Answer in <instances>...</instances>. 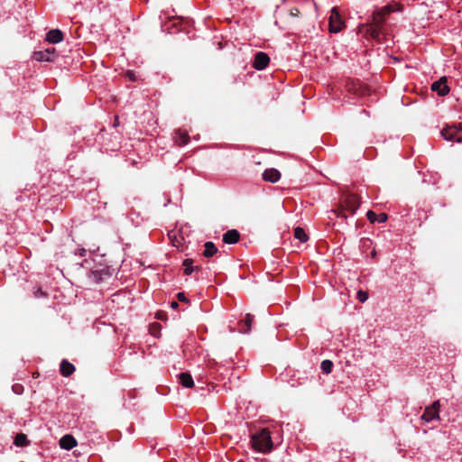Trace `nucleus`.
<instances>
[{
    "instance_id": "24",
    "label": "nucleus",
    "mask_w": 462,
    "mask_h": 462,
    "mask_svg": "<svg viewBox=\"0 0 462 462\" xmlns=\"http://www.w3.org/2000/svg\"><path fill=\"white\" fill-rule=\"evenodd\" d=\"M332 368H333L332 361L326 359L321 362L320 369L322 370V372L324 374H330L332 372Z\"/></svg>"
},
{
    "instance_id": "22",
    "label": "nucleus",
    "mask_w": 462,
    "mask_h": 462,
    "mask_svg": "<svg viewBox=\"0 0 462 462\" xmlns=\"http://www.w3.org/2000/svg\"><path fill=\"white\" fill-rule=\"evenodd\" d=\"M204 246L203 255L205 257H211L217 252V248L213 242H206Z\"/></svg>"
},
{
    "instance_id": "3",
    "label": "nucleus",
    "mask_w": 462,
    "mask_h": 462,
    "mask_svg": "<svg viewBox=\"0 0 462 462\" xmlns=\"http://www.w3.org/2000/svg\"><path fill=\"white\" fill-rule=\"evenodd\" d=\"M111 275L108 267L99 266L90 271L88 280L94 284H98Z\"/></svg>"
},
{
    "instance_id": "28",
    "label": "nucleus",
    "mask_w": 462,
    "mask_h": 462,
    "mask_svg": "<svg viewBox=\"0 0 462 462\" xmlns=\"http://www.w3.org/2000/svg\"><path fill=\"white\" fill-rule=\"evenodd\" d=\"M290 15L293 17H298L300 15V10L298 8L291 9Z\"/></svg>"
},
{
    "instance_id": "19",
    "label": "nucleus",
    "mask_w": 462,
    "mask_h": 462,
    "mask_svg": "<svg viewBox=\"0 0 462 462\" xmlns=\"http://www.w3.org/2000/svg\"><path fill=\"white\" fill-rule=\"evenodd\" d=\"M179 378L180 383L183 387L192 388L194 386L193 378L189 373H181Z\"/></svg>"
},
{
    "instance_id": "15",
    "label": "nucleus",
    "mask_w": 462,
    "mask_h": 462,
    "mask_svg": "<svg viewBox=\"0 0 462 462\" xmlns=\"http://www.w3.org/2000/svg\"><path fill=\"white\" fill-rule=\"evenodd\" d=\"M383 20L373 22V25L371 27V36L374 39L380 40V38L383 34Z\"/></svg>"
},
{
    "instance_id": "23",
    "label": "nucleus",
    "mask_w": 462,
    "mask_h": 462,
    "mask_svg": "<svg viewBox=\"0 0 462 462\" xmlns=\"http://www.w3.org/2000/svg\"><path fill=\"white\" fill-rule=\"evenodd\" d=\"M294 237L301 243L307 242L309 238L304 229L300 226L294 229Z\"/></svg>"
},
{
    "instance_id": "27",
    "label": "nucleus",
    "mask_w": 462,
    "mask_h": 462,
    "mask_svg": "<svg viewBox=\"0 0 462 462\" xmlns=\"http://www.w3.org/2000/svg\"><path fill=\"white\" fill-rule=\"evenodd\" d=\"M177 298L180 301H182V302H188V299L187 297L185 296V293L184 292H178L177 294Z\"/></svg>"
},
{
    "instance_id": "18",
    "label": "nucleus",
    "mask_w": 462,
    "mask_h": 462,
    "mask_svg": "<svg viewBox=\"0 0 462 462\" xmlns=\"http://www.w3.org/2000/svg\"><path fill=\"white\" fill-rule=\"evenodd\" d=\"M392 12H393V9L390 6H388V5L384 6L383 8L377 10L375 13H374L373 21L376 22V21L383 20V23L385 15Z\"/></svg>"
},
{
    "instance_id": "4",
    "label": "nucleus",
    "mask_w": 462,
    "mask_h": 462,
    "mask_svg": "<svg viewBox=\"0 0 462 462\" xmlns=\"http://www.w3.org/2000/svg\"><path fill=\"white\" fill-rule=\"evenodd\" d=\"M439 401H435L430 406L426 407L420 420L426 423L431 422L434 420H439Z\"/></svg>"
},
{
    "instance_id": "14",
    "label": "nucleus",
    "mask_w": 462,
    "mask_h": 462,
    "mask_svg": "<svg viewBox=\"0 0 462 462\" xmlns=\"http://www.w3.org/2000/svg\"><path fill=\"white\" fill-rule=\"evenodd\" d=\"M60 371L63 376L68 377L74 373L75 366L73 364L69 363L68 360L63 359L60 365Z\"/></svg>"
},
{
    "instance_id": "20",
    "label": "nucleus",
    "mask_w": 462,
    "mask_h": 462,
    "mask_svg": "<svg viewBox=\"0 0 462 462\" xmlns=\"http://www.w3.org/2000/svg\"><path fill=\"white\" fill-rule=\"evenodd\" d=\"M367 218L370 220V222L374 223H383L387 220V216L384 213H381L379 215L375 214L374 212L369 210L366 213Z\"/></svg>"
},
{
    "instance_id": "17",
    "label": "nucleus",
    "mask_w": 462,
    "mask_h": 462,
    "mask_svg": "<svg viewBox=\"0 0 462 462\" xmlns=\"http://www.w3.org/2000/svg\"><path fill=\"white\" fill-rule=\"evenodd\" d=\"M253 320L254 316L251 314H246L245 320L240 325L239 331L244 334H248L252 329Z\"/></svg>"
},
{
    "instance_id": "11",
    "label": "nucleus",
    "mask_w": 462,
    "mask_h": 462,
    "mask_svg": "<svg viewBox=\"0 0 462 462\" xmlns=\"http://www.w3.org/2000/svg\"><path fill=\"white\" fill-rule=\"evenodd\" d=\"M281 178V173L278 170L271 168L267 169L263 173V179L271 183L277 182Z\"/></svg>"
},
{
    "instance_id": "21",
    "label": "nucleus",
    "mask_w": 462,
    "mask_h": 462,
    "mask_svg": "<svg viewBox=\"0 0 462 462\" xmlns=\"http://www.w3.org/2000/svg\"><path fill=\"white\" fill-rule=\"evenodd\" d=\"M182 265L184 267V274L190 275L194 271L199 272L200 268L199 266H193V260L187 258L183 261Z\"/></svg>"
},
{
    "instance_id": "12",
    "label": "nucleus",
    "mask_w": 462,
    "mask_h": 462,
    "mask_svg": "<svg viewBox=\"0 0 462 462\" xmlns=\"http://www.w3.org/2000/svg\"><path fill=\"white\" fill-rule=\"evenodd\" d=\"M77 445V441L71 435H65L60 439V446L62 449L70 450Z\"/></svg>"
},
{
    "instance_id": "10",
    "label": "nucleus",
    "mask_w": 462,
    "mask_h": 462,
    "mask_svg": "<svg viewBox=\"0 0 462 462\" xmlns=\"http://www.w3.org/2000/svg\"><path fill=\"white\" fill-rule=\"evenodd\" d=\"M63 40V33L59 29H52L46 34V41L50 43L56 44Z\"/></svg>"
},
{
    "instance_id": "6",
    "label": "nucleus",
    "mask_w": 462,
    "mask_h": 462,
    "mask_svg": "<svg viewBox=\"0 0 462 462\" xmlns=\"http://www.w3.org/2000/svg\"><path fill=\"white\" fill-rule=\"evenodd\" d=\"M33 59L37 61H54L56 58V50L53 47L47 48L42 51H37L33 52Z\"/></svg>"
},
{
    "instance_id": "13",
    "label": "nucleus",
    "mask_w": 462,
    "mask_h": 462,
    "mask_svg": "<svg viewBox=\"0 0 462 462\" xmlns=\"http://www.w3.org/2000/svg\"><path fill=\"white\" fill-rule=\"evenodd\" d=\"M239 233L236 229H231L223 235V242L228 245H233L238 242Z\"/></svg>"
},
{
    "instance_id": "26",
    "label": "nucleus",
    "mask_w": 462,
    "mask_h": 462,
    "mask_svg": "<svg viewBox=\"0 0 462 462\" xmlns=\"http://www.w3.org/2000/svg\"><path fill=\"white\" fill-rule=\"evenodd\" d=\"M356 294L357 299L360 302H365L368 299V293L365 291L359 290Z\"/></svg>"
},
{
    "instance_id": "2",
    "label": "nucleus",
    "mask_w": 462,
    "mask_h": 462,
    "mask_svg": "<svg viewBox=\"0 0 462 462\" xmlns=\"http://www.w3.org/2000/svg\"><path fill=\"white\" fill-rule=\"evenodd\" d=\"M441 136L449 142L462 143V125L447 126L440 131Z\"/></svg>"
},
{
    "instance_id": "5",
    "label": "nucleus",
    "mask_w": 462,
    "mask_h": 462,
    "mask_svg": "<svg viewBox=\"0 0 462 462\" xmlns=\"http://www.w3.org/2000/svg\"><path fill=\"white\" fill-rule=\"evenodd\" d=\"M343 25L344 23L341 20L337 9L336 7H333L331 9L329 16V32L333 33H337L342 30Z\"/></svg>"
},
{
    "instance_id": "8",
    "label": "nucleus",
    "mask_w": 462,
    "mask_h": 462,
    "mask_svg": "<svg viewBox=\"0 0 462 462\" xmlns=\"http://www.w3.org/2000/svg\"><path fill=\"white\" fill-rule=\"evenodd\" d=\"M269 61V56L265 52L259 51L255 54L253 66L257 70H263L268 66Z\"/></svg>"
},
{
    "instance_id": "25",
    "label": "nucleus",
    "mask_w": 462,
    "mask_h": 462,
    "mask_svg": "<svg viewBox=\"0 0 462 462\" xmlns=\"http://www.w3.org/2000/svg\"><path fill=\"white\" fill-rule=\"evenodd\" d=\"M14 444L18 447H23L28 444L27 437L23 433H19L15 436Z\"/></svg>"
},
{
    "instance_id": "16",
    "label": "nucleus",
    "mask_w": 462,
    "mask_h": 462,
    "mask_svg": "<svg viewBox=\"0 0 462 462\" xmlns=\"http://www.w3.org/2000/svg\"><path fill=\"white\" fill-rule=\"evenodd\" d=\"M174 142L179 146H184L189 142V135L186 132H183L181 130H178L174 134Z\"/></svg>"
},
{
    "instance_id": "1",
    "label": "nucleus",
    "mask_w": 462,
    "mask_h": 462,
    "mask_svg": "<svg viewBox=\"0 0 462 462\" xmlns=\"http://www.w3.org/2000/svg\"><path fill=\"white\" fill-rule=\"evenodd\" d=\"M250 444L254 450L260 453H269L273 448L271 433L267 429L254 433L251 436Z\"/></svg>"
},
{
    "instance_id": "7",
    "label": "nucleus",
    "mask_w": 462,
    "mask_h": 462,
    "mask_svg": "<svg viewBox=\"0 0 462 462\" xmlns=\"http://www.w3.org/2000/svg\"><path fill=\"white\" fill-rule=\"evenodd\" d=\"M431 90L437 92L439 96L444 97L448 94L449 88L447 84L446 77L440 78L439 80L431 84Z\"/></svg>"
},
{
    "instance_id": "9",
    "label": "nucleus",
    "mask_w": 462,
    "mask_h": 462,
    "mask_svg": "<svg viewBox=\"0 0 462 462\" xmlns=\"http://www.w3.org/2000/svg\"><path fill=\"white\" fill-rule=\"evenodd\" d=\"M344 206L347 211L354 215L359 207V200L356 195H346L343 200Z\"/></svg>"
},
{
    "instance_id": "29",
    "label": "nucleus",
    "mask_w": 462,
    "mask_h": 462,
    "mask_svg": "<svg viewBox=\"0 0 462 462\" xmlns=\"http://www.w3.org/2000/svg\"><path fill=\"white\" fill-rule=\"evenodd\" d=\"M178 306H179L178 302H176V301H172V302H171V307L172 309H174V310H175V309H177V308H178Z\"/></svg>"
}]
</instances>
